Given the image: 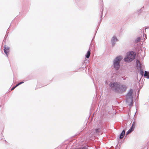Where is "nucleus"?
Wrapping results in <instances>:
<instances>
[{
  "label": "nucleus",
  "mask_w": 149,
  "mask_h": 149,
  "mask_svg": "<svg viewBox=\"0 0 149 149\" xmlns=\"http://www.w3.org/2000/svg\"><path fill=\"white\" fill-rule=\"evenodd\" d=\"M135 57V54L134 52H129L127 53L126 57L124 58V60L125 62H130L134 59Z\"/></svg>",
  "instance_id": "1"
},
{
  "label": "nucleus",
  "mask_w": 149,
  "mask_h": 149,
  "mask_svg": "<svg viewBox=\"0 0 149 149\" xmlns=\"http://www.w3.org/2000/svg\"><path fill=\"white\" fill-rule=\"evenodd\" d=\"M110 86L114 89L115 90H121L122 88H125V90L126 88L125 86H120L119 84L117 82L110 83L109 84Z\"/></svg>",
  "instance_id": "2"
},
{
  "label": "nucleus",
  "mask_w": 149,
  "mask_h": 149,
  "mask_svg": "<svg viewBox=\"0 0 149 149\" xmlns=\"http://www.w3.org/2000/svg\"><path fill=\"white\" fill-rule=\"evenodd\" d=\"M133 91L130 90L126 96V102L129 103H132L133 102V97L132 94Z\"/></svg>",
  "instance_id": "3"
},
{
  "label": "nucleus",
  "mask_w": 149,
  "mask_h": 149,
  "mask_svg": "<svg viewBox=\"0 0 149 149\" xmlns=\"http://www.w3.org/2000/svg\"><path fill=\"white\" fill-rule=\"evenodd\" d=\"M122 59V58L121 56H118L115 59L113 62V64L114 67L116 69H118L119 68V63Z\"/></svg>",
  "instance_id": "4"
},
{
  "label": "nucleus",
  "mask_w": 149,
  "mask_h": 149,
  "mask_svg": "<svg viewBox=\"0 0 149 149\" xmlns=\"http://www.w3.org/2000/svg\"><path fill=\"white\" fill-rule=\"evenodd\" d=\"M4 52L7 55L9 51V48L6 47H4Z\"/></svg>",
  "instance_id": "5"
},
{
  "label": "nucleus",
  "mask_w": 149,
  "mask_h": 149,
  "mask_svg": "<svg viewBox=\"0 0 149 149\" xmlns=\"http://www.w3.org/2000/svg\"><path fill=\"white\" fill-rule=\"evenodd\" d=\"M125 134V130H123V131L120 134L119 138L120 139H123L124 136V135Z\"/></svg>",
  "instance_id": "6"
},
{
  "label": "nucleus",
  "mask_w": 149,
  "mask_h": 149,
  "mask_svg": "<svg viewBox=\"0 0 149 149\" xmlns=\"http://www.w3.org/2000/svg\"><path fill=\"white\" fill-rule=\"evenodd\" d=\"M118 39L115 36H113V37L111 40V42L112 43L113 45H114L115 43L114 42L118 41Z\"/></svg>",
  "instance_id": "7"
},
{
  "label": "nucleus",
  "mask_w": 149,
  "mask_h": 149,
  "mask_svg": "<svg viewBox=\"0 0 149 149\" xmlns=\"http://www.w3.org/2000/svg\"><path fill=\"white\" fill-rule=\"evenodd\" d=\"M91 54V51L89 50L87 53L86 55V58H88L89 57V56Z\"/></svg>",
  "instance_id": "8"
},
{
  "label": "nucleus",
  "mask_w": 149,
  "mask_h": 149,
  "mask_svg": "<svg viewBox=\"0 0 149 149\" xmlns=\"http://www.w3.org/2000/svg\"><path fill=\"white\" fill-rule=\"evenodd\" d=\"M135 124L134 123H133L132 125V126L131 127V129L132 130V131H133L134 130V129L135 127Z\"/></svg>",
  "instance_id": "9"
},
{
  "label": "nucleus",
  "mask_w": 149,
  "mask_h": 149,
  "mask_svg": "<svg viewBox=\"0 0 149 149\" xmlns=\"http://www.w3.org/2000/svg\"><path fill=\"white\" fill-rule=\"evenodd\" d=\"M135 124L134 123H133L132 125V126L131 127V129L132 130V131H133L134 130V129L135 127Z\"/></svg>",
  "instance_id": "10"
},
{
  "label": "nucleus",
  "mask_w": 149,
  "mask_h": 149,
  "mask_svg": "<svg viewBox=\"0 0 149 149\" xmlns=\"http://www.w3.org/2000/svg\"><path fill=\"white\" fill-rule=\"evenodd\" d=\"M132 130L131 129H130L128 130V131L127 132L126 134H130V133L132 132Z\"/></svg>",
  "instance_id": "11"
},
{
  "label": "nucleus",
  "mask_w": 149,
  "mask_h": 149,
  "mask_svg": "<svg viewBox=\"0 0 149 149\" xmlns=\"http://www.w3.org/2000/svg\"><path fill=\"white\" fill-rule=\"evenodd\" d=\"M148 73L146 71H145L144 76L145 77H147Z\"/></svg>",
  "instance_id": "12"
},
{
  "label": "nucleus",
  "mask_w": 149,
  "mask_h": 149,
  "mask_svg": "<svg viewBox=\"0 0 149 149\" xmlns=\"http://www.w3.org/2000/svg\"><path fill=\"white\" fill-rule=\"evenodd\" d=\"M99 130H100V129H96L95 130V133H98L99 132Z\"/></svg>",
  "instance_id": "13"
},
{
  "label": "nucleus",
  "mask_w": 149,
  "mask_h": 149,
  "mask_svg": "<svg viewBox=\"0 0 149 149\" xmlns=\"http://www.w3.org/2000/svg\"><path fill=\"white\" fill-rule=\"evenodd\" d=\"M140 38L139 37H138L137 38V39L136 40V42H138L140 41Z\"/></svg>",
  "instance_id": "14"
},
{
  "label": "nucleus",
  "mask_w": 149,
  "mask_h": 149,
  "mask_svg": "<svg viewBox=\"0 0 149 149\" xmlns=\"http://www.w3.org/2000/svg\"><path fill=\"white\" fill-rule=\"evenodd\" d=\"M24 83V82H23V81L19 83L18 84H17L16 85V86H18L19 85L21 84H22V83Z\"/></svg>",
  "instance_id": "15"
},
{
  "label": "nucleus",
  "mask_w": 149,
  "mask_h": 149,
  "mask_svg": "<svg viewBox=\"0 0 149 149\" xmlns=\"http://www.w3.org/2000/svg\"><path fill=\"white\" fill-rule=\"evenodd\" d=\"M140 73L142 75H143V74L144 72L143 71L141 70L140 72Z\"/></svg>",
  "instance_id": "16"
},
{
  "label": "nucleus",
  "mask_w": 149,
  "mask_h": 149,
  "mask_svg": "<svg viewBox=\"0 0 149 149\" xmlns=\"http://www.w3.org/2000/svg\"><path fill=\"white\" fill-rule=\"evenodd\" d=\"M17 86H16V85L14 87H13L11 89V91H13V90L15 88H16L17 87Z\"/></svg>",
  "instance_id": "17"
},
{
  "label": "nucleus",
  "mask_w": 149,
  "mask_h": 149,
  "mask_svg": "<svg viewBox=\"0 0 149 149\" xmlns=\"http://www.w3.org/2000/svg\"><path fill=\"white\" fill-rule=\"evenodd\" d=\"M147 78H149V72H148V74Z\"/></svg>",
  "instance_id": "18"
}]
</instances>
